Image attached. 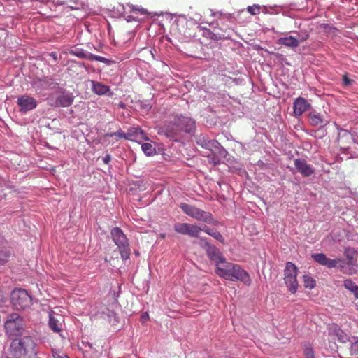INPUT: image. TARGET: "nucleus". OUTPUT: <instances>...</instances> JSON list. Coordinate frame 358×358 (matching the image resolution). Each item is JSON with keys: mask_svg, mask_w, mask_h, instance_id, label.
<instances>
[{"mask_svg": "<svg viewBox=\"0 0 358 358\" xmlns=\"http://www.w3.org/2000/svg\"><path fill=\"white\" fill-rule=\"evenodd\" d=\"M36 346L31 336H23L11 342L8 354L10 358H34L37 354Z\"/></svg>", "mask_w": 358, "mask_h": 358, "instance_id": "nucleus-1", "label": "nucleus"}, {"mask_svg": "<svg viewBox=\"0 0 358 358\" xmlns=\"http://www.w3.org/2000/svg\"><path fill=\"white\" fill-rule=\"evenodd\" d=\"M215 272L220 277L228 280H237L247 286H250L252 283L249 273L238 264L225 261L223 266H217L216 267Z\"/></svg>", "mask_w": 358, "mask_h": 358, "instance_id": "nucleus-2", "label": "nucleus"}, {"mask_svg": "<svg viewBox=\"0 0 358 358\" xmlns=\"http://www.w3.org/2000/svg\"><path fill=\"white\" fill-rule=\"evenodd\" d=\"M4 328L9 336L22 335L24 329L23 317L16 313L8 314L4 323Z\"/></svg>", "mask_w": 358, "mask_h": 358, "instance_id": "nucleus-3", "label": "nucleus"}, {"mask_svg": "<svg viewBox=\"0 0 358 358\" xmlns=\"http://www.w3.org/2000/svg\"><path fill=\"white\" fill-rule=\"evenodd\" d=\"M113 240L117 246L121 257L123 260L129 259L131 250L128 238L119 227H114L110 231Z\"/></svg>", "mask_w": 358, "mask_h": 358, "instance_id": "nucleus-4", "label": "nucleus"}, {"mask_svg": "<svg viewBox=\"0 0 358 358\" xmlns=\"http://www.w3.org/2000/svg\"><path fill=\"white\" fill-rule=\"evenodd\" d=\"M180 208L186 215L196 220L201 221L207 224H210L213 221V216L210 213L203 211L195 206L182 203L180 204Z\"/></svg>", "mask_w": 358, "mask_h": 358, "instance_id": "nucleus-5", "label": "nucleus"}, {"mask_svg": "<svg viewBox=\"0 0 358 358\" xmlns=\"http://www.w3.org/2000/svg\"><path fill=\"white\" fill-rule=\"evenodd\" d=\"M12 304L16 310H24L32 304V298L23 289L14 290L11 294Z\"/></svg>", "mask_w": 358, "mask_h": 358, "instance_id": "nucleus-6", "label": "nucleus"}, {"mask_svg": "<svg viewBox=\"0 0 358 358\" xmlns=\"http://www.w3.org/2000/svg\"><path fill=\"white\" fill-rule=\"evenodd\" d=\"M297 267L293 263L288 262L284 271V280L292 294H295L298 289Z\"/></svg>", "mask_w": 358, "mask_h": 358, "instance_id": "nucleus-7", "label": "nucleus"}, {"mask_svg": "<svg viewBox=\"0 0 358 358\" xmlns=\"http://www.w3.org/2000/svg\"><path fill=\"white\" fill-rule=\"evenodd\" d=\"M174 230L180 234L188 235L190 237H199V234L202 231V228L188 223H176L174 224Z\"/></svg>", "mask_w": 358, "mask_h": 358, "instance_id": "nucleus-8", "label": "nucleus"}, {"mask_svg": "<svg viewBox=\"0 0 358 358\" xmlns=\"http://www.w3.org/2000/svg\"><path fill=\"white\" fill-rule=\"evenodd\" d=\"M17 103L20 106V111L26 113L36 108V100L28 95H22L17 98Z\"/></svg>", "mask_w": 358, "mask_h": 358, "instance_id": "nucleus-9", "label": "nucleus"}, {"mask_svg": "<svg viewBox=\"0 0 358 358\" xmlns=\"http://www.w3.org/2000/svg\"><path fill=\"white\" fill-rule=\"evenodd\" d=\"M114 136L124 139H128L129 136H134L136 138H139L141 140H148V138L145 135V132L140 128H134L127 134L122 132V131H117L116 132L107 134V136L110 137Z\"/></svg>", "mask_w": 358, "mask_h": 358, "instance_id": "nucleus-10", "label": "nucleus"}, {"mask_svg": "<svg viewBox=\"0 0 358 358\" xmlns=\"http://www.w3.org/2000/svg\"><path fill=\"white\" fill-rule=\"evenodd\" d=\"M69 53L72 55L78 57V58L87 59L90 61L94 60V61H98V62H101L106 63V64L108 61V59H106L103 57L94 55V54L88 52L83 49L71 50H69Z\"/></svg>", "mask_w": 358, "mask_h": 358, "instance_id": "nucleus-11", "label": "nucleus"}, {"mask_svg": "<svg viewBox=\"0 0 358 358\" xmlns=\"http://www.w3.org/2000/svg\"><path fill=\"white\" fill-rule=\"evenodd\" d=\"M197 143L201 147L210 150L213 153H220L221 145L216 140H210L205 136H199Z\"/></svg>", "mask_w": 358, "mask_h": 358, "instance_id": "nucleus-12", "label": "nucleus"}, {"mask_svg": "<svg viewBox=\"0 0 358 358\" xmlns=\"http://www.w3.org/2000/svg\"><path fill=\"white\" fill-rule=\"evenodd\" d=\"M294 166L297 171L303 177H309L315 173V169L308 164L304 159H295Z\"/></svg>", "mask_w": 358, "mask_h": 358, "instance_id": "nucleus-13", "label": "nucleus"}, {"mask_svg": "<svg viewBox=\"0 0 358 358\" xmlns=\"http://www.w3.org/2000/svg\"><path fill=\"white\" fill-rule=\"evenodd\" d=\"M315 262L329 268L337 267L341 262L340 259H331L328 258L324 253H317L312 255Z\"/></svg>", "mask_w": 358, "mask_h": 358, "instance_id": "nucleus-14", "label": "nucleus"}, {"mask_svg": "<svg viewBox=\"0 0 358 358\" xmlns=\"http://www.w3.org/2000/svg\"><path fill=\"white\" fill-rule=\"evenodd\" d=\"M174 120L182 129V131L190 133L194 129L195 122L188 117L176 116Z\"/></svg>", "mask_w": 358, "mask_h": 358, "instance_id": "nucleus-15", "label": "nucleus"}, {"mask_svg": "<svg viewBox=\"0 0 358 358\" xmlns=\"http://www.w3.org/2000/svg\"><path fill=\"white\" fill-rule=\"evenodd\" d=\"M162 133H164L166 136L169 138H174L178 136L182 132V129L179 127L178 124L174 119L173 121L170 122L169 124L162 128Z\"/></svg>", "mask_w": 358, "mask_h": 358, "instance_id": "nucleus-16", "label": "nucleus"}, {"mask_svg": "<svg viewBox=\"0 0 358 358\" xmlns=\"http://www.w3.org/2000/svg\"><path fill=\"white\" fill-rule=\"evenodd\" d=\"M206 253L208 257L216 263V267L220 266L219 263L224 264L226 261V259L223 257L220 250L214 245L208 247Z\"/></svg>", "mask_w": 358, "mask_h": 358, "instance_id": "nucleus-17", "label": "nucleus"}, {"mask_svg": "<svg viewBox=\"0 0 358 358\" xmlns=\"http://www.w3.org/2000/svg\"><path fill=\"white\" fill-rule=\"evenodd\" d=\"M310 107V104L303 97L297 98L294 102V113L296 116H301Z\"/></svg>", "mask_w": 358, "mask_h": 358, "instance_id": "nucleus-18", "label": "nucleus"}, {"mask_svg": "<svg viewBox=\"0 0 358 358\" xmlns=\"http://www.w3.org/2000/svg\"><path fill=\"white\" fill-rule=\"evenodd\" d=\"M277 43L279 45H283L288 48H295L299 46V41L298 38L292 36H289L278 38Z\"/></svg>", "mask_w": 358, "mask_h": 358, "instance_id": "nucleus-19", "label": "nucleus"}, {"mask_svg": "<svg viewBox=\"0 0 358 358\" xmlns=\"http://www.w3.org/2000/svg\"><path fill=\"white\" fill-rule=\"evenodd\" d=\"M73 102V96L71 94H62L57 98V105L62 107H68Z\"/></svg>", "mask_w": 358, "mask_h": 358, "instance_id": "nucleus-20", "label": "nucleus"}, {"mask_svg": "<svg viewBox=\"0 0 358 358\" xmlns=\"http://www.w3.org/2000/svg\"><path fill=\"white\" fill-rule=\"evenodd\" d=\"M92 90L96 94L103 95L110 91V88L101 83L92 82Z\"/></svg>", "mask_w": 358, "mask_h": 358, "instance_id": "nucleus-21", "label": "nucleus"}, {"mask_svg": "<svg viewBox=\"0 0 358 358\" xmlns=\"http://www.w3.org/2000/svg\"><path fill=\"white\" fill-rule=\"evenodd\" d=\"M345 256L347 259V264L349 265H355L357 257V252L353 248H346L345 250Z\"/></svg>", "mask_w": 358, "mask_h": 358, "instance_id": "nucleus-22", "label": "nucleus"}, {"mask_svg": "<svg viewBox=\"0 0 358 358\" xmlns=\"http://www.w3.org/2000/svg\"><path fill=\"white\" fill-rule=\"evenodd\" d=\"M202 231H205L206 234L211 236L212 237H213L215 239L219 241L220 242L224 243V237L216 229H210L209 227L204 226L202 228Z\"/></svg>", "mask_w": 358, "mask_h": 358, "instance_id": "nucleus-23", "label": "nucleus"}, {"mask_svg": "<svg viewBox=\"0 0 358 358\" xmlns=\"http://www.w3.org/2000/svg\"><path fill=\"white\" fill-rule=\"evenodd\" d=\"M343 286L345 289L352 292L355 296L358 299V286L352 282L350 279H347L343 281Z\"/></svg>", "mask_w": 358, "mask_h": 358, "instance_id": "nucleus-24", "label": "nucleus"}, {"mask_svg": "<svg viewBox=\"0 0 358 358\" xmlns=\"http://www.w3.org/2000/svg\"><path fill=\"white\" fill-rule=\"evenodd\" d=\"M309 122L312 126L316 127L324 123V120L320 114L311 113L309 115Z\"/></svg>", "mask_w": 358, "mask_h": 358, "instance_id": "nucleus-25", "label": "nucleus"}, {"mask_svg": "<svg viewBox=\"0 0 358 358\" xmlns=\"http://www.w3.org/2000/svg\"><path fill=\"white\" fill-rule=\"evenodd\" d=\"M49 326L55 332H59L61 331L62 323L52 315H50Z\"/></svg>", "mask_w": 358, "mask_h": 358, "instance_id": "nucleus-26", "label": "nucleus"}, {"mask_svg": "<svg viewBox=\"0 0 358 358\" xmlns=\"http://www.w3.org/2000/svg\"><path fill=\"white\" fill-rule=\"evenodd\" d=\"M141 148H142V150L143 151V152L147 156L153 155L156 152L155 148L151 143H143L141 145Z\"/></svg>", "mask_w": 358, "mask_h": 358, "instance_id": "nucleus-27", "label": "nucleus"}, {"mask_svg": "<svg viewBox=\"0 0 358 358\" xmlns=\"http://www.w3.org/2000/svg\"><path fill=\"white\" fill-rule=\"evenodd\" d=\"M303 285L306 288L313 289L316 285L315 280L309 275L303 276Z\"/></svg>", "mask_w": 358, "mask_h": 358, "instance_id": "nucleus-28", "label": "nucleus"}, {"mask_svg": "<svg viewBox=\"0 0 358 358\" xmlns=\"http://www.w3.org/2000/svg\"><path fill=\"white\" fill-rule=\"evenodd\" d=\"M350 355L352 358H358V338L351 344Z\"/></svg>", "mask_w": 358, "mask_h": 358, "instance_id": "nucleus-29", "label": "nucleus"}, {"mask_svg": "<svg viewBox=\"0 0 358 358\" xmlns=\"http://www.w3.org/2000/svg\"><path fill=\"white\" fill-rule=\"evenodd\" d=\"M247 10L252 15H258L260 13V6L256 4L249 6L247 8Z\"/></svg>", "mask_w": 358, "mask_h": 358, "instance_id": "nucleus-30", "label": "nucleus"}, {"mask_svg": "<svg viewBox=\"0 0 358 358\" xmlns=\"http://www.w3.org/2000/svg\"><path fill=\"white\" fill-rule=\"evenodd\" d=\"M52 355L53 358H69L64 352L56 349H52Z\"/></svg>", "mask_w": 358, "mask_h": 358, "instance_id": "nucleus-31", "label": "nucleus"}, {"mask_svg": "<svg viewBox=\"0 0 358 358\" xmlns=\"http://www.w3.org/2000/svg\"><path fill=\"white\" fill-rule=\"evenodd\" d=\"M199 245L202 247L203 248H204L206 250V251L207 250V249L208 248V247H210L212 245H210L208 241H207L206 238H200L199 239Z\"/></svg>", "mask_w": 358, "mask_h": 358, "instance_id": "nucleus-32", "label": "nucleus"}, {"mask_svg": "<svg viewBox=\"0 0 358 358\" xmlns=\"http://www.w3.org/2000/svg\"><path fill=\"white\" fill-rule=\"evenodd\" d=\"M304 355L306 358H315L313 350L311 347L306 348L304 350Z\"/></svg>", "mask_w": 358, "mask_h": 358, "instance_id": "nucleus-33", "label": "nucleus"}, {"mask_svg": "<svg viewBox=\"0 0 358 358\" xmlns=\"http://www.w3.org/2000/svg\"><path fill=\"white\" fill-rule=\"evenodd\" d=\"M150 317L148 313H143L142 315L141 316V323L144 324L148 320Z\"/></svg>", "mask_w": 358, "mask_h": 358, "instance_id": "nucleus-34", "label": "nucleus"}, {"mask_svg": "<svg viewBox=\"0 0 358 358\" xmlns=\"http://www.w3.org/2000/svg\"><path fill=\"white\" fill-rule=\"evenodd\" d=\"M111 160V157L110 155L107 154L103 157V161L105 164H108Z\"/></svg>", "mask_w": 358, "mask_h": 358, "instance_id": "nucleus-35", "label": "nucleus"}, {"mask_svg": "<svg viewBox=\"0 0 358 358\" xmlns=\"http://www.w3.org/2000/svg\"><path fill=\"white\" fill-rule=\"evenodd\" d=\"M50 56L51 57H52V59H54V61H55V62H57L58 61V57H57V52H51V53L50 54Z\"/></svg>", "mask_w": 358, "mask_h": 358, "instance_id": "nucleus-36", "label": "nucleus"}, {"mask_svg": "<svg viewBox=\"0 0 358 358\" xmlns=\"http://www.w3.org/2000/svg\"><path fill=\"white\" fill-rule=\"evenodd\" d=\"M309 37V35L308 34H305L304 35H303L299 39V42H303V41H306Z\"/></svg>", "mask_w": 358, "mask_h": 358, "instance_id": "nucleus-37", "label": "nucleus"}, {"mask_svg": "<svg viewBox=\"0 0 358 358\" xmlns=\"http://www.w3.org/2000/svg\"><path fill=\"white\" fill-rule=\"evenodd\" d=\"M343 81H344V83H345V85H349V84H350V79H348V78H347V76H344V77H343Z\"/></svg>", "mask_w": 358, "mask_h": 358, "instance_id": "nucleus-38", "label": "nucleus"}, {"mask_svg": "<svg viewBox=\"0 0 358 358\" xmlns=\"http://www.w3.org/2000/svg\"><path fill=\"white\" fill-rule=\"evenodd\" d=\"M160 236L162 238H165V234H162L160 235Z\"/></svg>", "mask_w": 358, "mask_h": 358, "instance_id": "nucleus-39", "label": "nucleus"}, {"mask_svg": "<svg viewBox=\"0 0 358 358\" xmlns=\"http://www.w3.org/2000/svg\"><path fill=\"white\" fill-rule=\"evenodd\" d=\"M211 38H212V39H216V40H217V39H220V37H219V38H217V37H215V38H214V37H211Z\"/></svg>", "mask_w": 358, "mask_h": 358, "instance_id": "nucleus-40", "label": "nucleus"}, {"mask_svg": "<svg viewBox=\"0 0 358 358\" xmlns=\"http://www.w3.org/2000/svg\"><path fill=\"white\" fill-rule=\"evenodd\" d=\"M0 264H2L1 261L0 262Z\"/></svg>", "mask_w": 358, "mask_h": 358, "instance_id": "nucleus-41", "label": "nucleus"}]
</instances>
